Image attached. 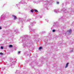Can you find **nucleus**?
Segmentation results:
<instances>
[{"label":"nucleus","mask_w":74,"mask_h":74,"mask_svg":"<svg viewBox=\"0 0 74 74\" xmlns=\"http://www.w3.org/2000/svg\"><path fill=\"white\" fill-rule=\"evenodd\" d=\"M69 63H68L66 64L65 66V69L66 68H67V67H68V66H69Z\"/></svg>","instance_id":"nucleus-1"},{"label":"nucleus","mask_w":74,"mask_h":74,"mask_svg":"<svg viewBox=\"0 0 74 74\" xmlns=\"http://www.w3.org/2000/svg\"><path fill=\"white\" fill-rule=\"evenodd\" d=\"M12 16L14 17V20H16V18H17L16 17V16L14 15H12Z\"/></svg>","instance_id":"nucleus-2"},{"label":"nucleus","mask_w":74,"mask_h":74,"mask_svg":"<svg viewBox=\"0 0 74 74\" xmlns=\"http://www.w3.org/2000/svg\"><path fill=\"white\" fill-rule=\"evenodd\" d=\"M68 32L69 33H71L72 32V30L71 29H70L68 31Z\"/></svg>","instance_id":"nucleus-3"},{"label":"nucleus","mask_w":74,"mask_h":74,"mask_svg":"<svg viewBox=\"0 0 74 74\" xmlns=\"http://www.w3.org/2000/svg\"><path fill=\"white\" fill-rule=\"evenodd\" d=\"M31 12H34V10H33V9H32L31 10Z\"/></svg>","instance_id":"nucleus-4"},{"label":"nucleus","mask_w":74,"mask_h":74,"mask_svg":"<svg viewBox=\"0 0 74 74\" xmlns=\"http://www.w3.org/2000/svg\"><path fill=\"white\" fill-rule=\"evenodd\" d=\"M9 47L10 48H12V47H13V46H12V45H10Z\"/></svg>","instance_id":"nucleus-5"},{"label":"nucleus","mask_w":74,"mask_h":74,"mask_svg":"<svg viewBox=\"0 0 74 74\" xmlns=\"http://www.w3.org/2000/svg\"><path fill=\"white\" fill-rule=\"evenodd\" d=\"M34 11L35 12H38V11L36 10H34Z\"/></svg>","instance_id":"nucleus-6"},{"label":"nucleus","mask_w":74,"mask_h":74,"mask_svg":"<svg viewBox=\"0 0 74 74\" xmlns=\"http://www.w3.org/2000/svg\"><path fill=\"white\" fill-rule=\"evenodd\" d=\"M42 49V47H40L39 48V50H40V49Z\"/></svg>","instance_id":"nucleus-7"},{"label":"nucleus","mask_w":74,"mask_h":74,"mask_svg":"<svg viewBox=\"0 0 74 74\" xmlns=\"http://www.w3.org/2000/svg\"><path fill=\"white\" fill-rule=\"evenodd\" d=\"M1 48L2 49H3L4 48V47H3L2 46L1 47Z\"/></svg>","instance_id":"nucleus-8"},{"label":"nucleus","mask_w":74,"mask_h":74,"mask_svg":"<svg viewBox=\"0 0 74 74\" xmlns=\"http://www.w3.org/2000/svg\"><path fill=\"white\" fill-rule=\"evenodd\" d=\"M52 32H55V29L53 30Z\"/></svg>","instance_id":"nucleus-9"},{"label":"nucleus","mask_w":74,"mask_h":74,"mask_svg":"<svg viewBox=\"0 0 74 74\" xmlns=\"http://www.w3.org/2000/svg\"><path fill=\"white\" fill-rule=\"evenodd\" d=\"M0 55H3V53H0Z\"/></svg>","instance_id":"nucleus-10"},{"label":"nucleus","mask_w":74,"mask_h":74,"mask_svg":"<svg viewBox=\"0 0 74 74\" xmlns=\"http://www.w3.org/2000/svg\"><path fill=\"white\" fill-rule=\"evenodd\" d=\"M57 3L58 4H59V2H57Z\"/></svg>","instance_id":"nucleus-11"},{"label":"nucleus","mask_w":74,"mask_h":74,"mask_svg":"<svg viewBox=\"0 0 74 74\" xmlns=\"http://www.w3.org/2000/svg\"><path fill=\"white\" fill-rule=\"evenodd\" d=\"M18 53H20V51H18Z\"/></svg>","instance_id":"nucleus-12"},{"label":"nucleus","mask_w":74,"mask_h":74,"mask_svg":"<svg viewBox=\"0 0 74 74\" xmlns=\"http://www.w3.org/2000/svg\"><path fill=\"white\" fill-rule=\"evenodd\" d=\"M1 27H0V30H1Z\"/></svg>","instance_id":"nucleus-13"}]
</instances>
